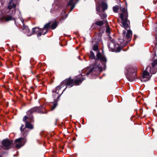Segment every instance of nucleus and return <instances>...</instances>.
Listing matches in <instances>:
<instances>
[{"instance_id": "2eb2a0df", "label": "nucleus", "mask_w": 157, "mask_h": 157, "mask_svg": "<svg viewBox=\"0 0 157 157\" xmlns=\"http://www.w3.org/2000/svg\"><path fill=\"white\" fill-rule=\"evenodd\" d=\"M6 21H7L13 19V18L10 15H7L3 17Z\"/></svg>"}, {"instance_id": "9d476101", "label": "nucleus", "mask_w": 157, "mask_h": 157, "mask_svg": "<svg viewBox=\"0 0 157 157\" xmlns=\"http://www.w3.org/2000/svg\"><path fill=\"white\" fill-rule=\"evenodd\" d=\"M42 108V107H33L28 111L27 112V113L28 114L29 113H33L35 111L38 113H44L41 110Z\"/></svg>"}, {"instance_id": "7ed1b4c3", "label": "nucleus", "mask_w": 157, "mask_h": 157, "mask_svg": "<svg viewBox=\"0 0 157 157\" xmlns=\"http://www.w3.org/2000/svg\"><path fill=\"white\" fill-rule=\"evenodd\" d=\"M85 75L82 74H79L76 76L74 79H72L71 77L68 78H66L61 82L59 85L60 87L63 85L69 86L72 87L74 84L78 85L80 83H81L82 81L85 79Z\"/></svg>"}, {"instance_id": "aec40b11", "label": "nucleus", "mask_w": 157, "mask_h": 157, "mask_svg": "<svg viewBox=\"0 0 157 157\" xmlns=\"http://www.w3.org/2000/svg\"><path fill=\"white\" fill-rule=\"evenodd\" d=\"M61 20H63L64 19L66 18L67 17V15L65 14V11H63L61 13Z\"/></svg>"}, {"instance_id": "6ab92c4d", "label": "nucleus", "mask_w": 157, "mask_h": 157, "mask_svg": "<svg viewBox=\"0 0 157 157\" xmlns=\"http://www.w3.org/2000/svg\"><path fill=\"white\" fill-rule=\"evenodd\" d=\"M51 24V22H49L48 23L45 24L44 26V28L42 29H44L45 30H46L47 32V29L49 28H50V25Z\"/></svg>"}, {"instance_id": "4468645a", "label": "nucleus", "mask_w": 157, "mask_h": 157, "mask_svg": "<svg viewBox=\"0 0 157 157\" xmlns=\"http://www.w3.org/2000/svg\"><path fill=\"white\" fill-rule=\"evenodd\" d=\"M25 126L26 128H29L30 129H32L33 128V125L32 124H31L28 121H26Z\"/></svg>"}, {"instance_id": "7c9ffc66", "label": "nucleus", "mask_w": 157, "mask_h": 157, "mask_svg": "<svg viewBox=\"0 0 157 157\" xmlns=\"http://www.w3.org/2000/svg\"><path fill=\"white\" fill-rule=\"evenodd\" d=\"M157 45V43H155V45L156 46Z\"/></svg>"}, {"instance_id": "a878e982", "label": "nucleus", "mask_w": 157, "mask_h": 157, "mask_svg": "<svg viewBox=\"0 0 157 157\" xmlns=\"http://www.w3.org/2000/svg\"><path fill=\"white\" fill-rule=\"evenodd\" d=\"M113 45V43H110L109 44V47L110 48H111L112 49H113V48L112 47V45Z\"/></svg>"}, {"instance_id": "ddd939ff", "label": "nucleus", "mask_w": 157, "mask_h": 157, "mask_svg": "<svg viewBox=\"0 0 157 157\" xmlns=\"http://www.w3.org/2000/svg\"><path fill=\"white\" fill-rule=\"evenodd\" d=\"M51 22L50 29H55L57 25V22L56 21H55L53 22Z\"/></svg>"}, {"instance_id": "9b49d317", "label": "nucleus", "mask_w": 157, "mask_h": 157, "mask_svg": "<svg viewBox=\"0 0 157 157\" xmlns=\"http://www.w3.org/2000/svg\"><path fill=\"white\" fill-rule=\"evenodd\" d=\"M12 1L11 0L9 3L7 9L6 10H8V11H7V12H9V11L13 8L14 9L15 8L16 5L15 3H12Z\"/></svg>"}, {"instance_id": "5701e85b", "label": "nucleus", "mask_w": 157, "mask_h": 157, "mask_svg": "<svg viewBox=\"0 0 157 157\" xmlns=\"http://www.w3.org/2000/svg\"><path fill=\"white\" fill-rule=\"evenodd\" d=\"M132 70H133V68L132 67L130 68V70H129L128 71L132 73H135L136 71V70L135 69H134V71Z\"/></svg>"}, {"instance_id": "2f4dec72", "label": "nucleus", "mask_w": 157, "mask_h": 157, "mask_svg": "<svg viewBox=\"0 0 157 157\" xmlns=\"http://www.w3.org/2000/svg\"><path fill=\"white\" fill-rule=\"evenodd\" d=\"M95 1H96V0H95Z\"/></svg>"}, {"instance_id": "b1692460", "label": "nucleus", "mask_w": 157, "mask_h": 157, "mask_svg": "<svg viewBox=\"0 0 157 157\" xmlns=\"http://www.w3.org/2000/svg\"><path fill=\"white\" fill-rule=\"evenodd\" d=\"M57 105V103H54L53 105V106L52 107L51 110H53L56 106Z\"/></svg>"}, {"instance_id": "6e6552de", "label": "nucleus", "mask_w": 157, "mask_h": 157, "mask_svg": "<svg viewBox=\"0 0 157 157\" xmlns=\"http://www.w3.org/2000/svg\"><path fill=\"white\" fill-rule=\"evenodd\" d=\"M26 142L25 139L22 138H20L15 140L14 142L16 147L17 148H20L23 146Z\"/></svg>"}, {"instance_id": "f8f14e48", "label": "nucleus", "mask_w": 157, "mask_h": 157, "mask_svg": "<svg viewBox=\"0 0 157 157\" xmlns=\"http://www.w3.org/2000/svg\"><path fill=\"white\" fill-rule=\"evenodd\" d=\"M32 113H29L28 114H27V115L28 116V117H27L26 116H25L23 119V121H26V120L27 119L29 118V119L30 120V122H32L34 121V120H33V116L31 115Z\"/></svg>"}, {"instance_id": "f03ea898", "label": "nucleus", "mask_w": 157, "mask_h": 157, "mask_svg": "<svg viewBox=\"0 0 157 157\" xmlns=\"http://www.w3.org/2000/svg\"><path fill=\"white\" fill-rule=\"evenodd\" d=\"M121 10L122 12V13H120V17L121 20V25L126 30H127L126 35V31L125 30L123 31V36L125 38H127L128 41H130L131 40L132 33L131 31L129 30L130 28L128 25L129 22L128 20V13L125 7L121 8Z\"/></svg>"}, {"instance_id": "f3484780", "label": "nucleus", "mask_w": 157, "mask_h": 157, "mask_svg": "<svg viewBox=\"0 0 157 157\" xmlns=\"http://www.w3.org/2000/svg\"><path fill=\"white\" fill-rule=\"evenodd\" d=\"M67 6H71V9L72 10L74 7V4L73 2V0H70Z\"/></svg>"}, {"instance_id": "412c9836", "label": "nucleus", "mask_w": 157, "mask_h": 157, "mask_svg": "<svg viewBox=\"0 0 157 157\" xmlns=\"http://www.w3.org/2000/svg\"><path fill=\"white\" fill-rule=\"evenodd\" d=\"M90 57L92 59H94L95 58L94 54L92 51L90 52Z\"/></svg>"}, {"instance_id": "c85d7f7f", "label": "nucleus", "mask_w": 157, "mask_h": 157, "mask_svg": "<svg viewBox=\"0 0 157 157\" xmlns=\"http://www.w3.org/2000/svg\"><path fill=\"white\" fill-rule=\"evenodd\" d=\"M24 126V125L23 124H22L21 126V128H20V130L21 131V132H22V128Z\"/></svg>"}, {"instance_id": "393cba45", "label": "nucleus", "mask_w": 157, "mask_h": 157, "mask_svg": "<svg viewBox=\"0 0 157 157\" xmlns=\"http://www.w3.org/2000/svg\"><path fill=\"white\" fill-rule=\"evenodd\" d=\"M98 49V46L97 45L94 46L93 47V50L94 51H97Z\"/></svg>"}, {"instance_id": "f257e3e1", "label": "nucleus", "mask_w": 157, "mask_h": 157, "mask_svg": "<svg viewBox=\"0 0 157 157\" xmlns=\"http://www.w3.org/2000/svg\"><path fill=\"white\" fill-rule=\"evenodd\" d=\"M96 56L97 58L95 59V62L92 65L91 69L86 70V75H88L92 71H95L99 72H101L103 69H105L106 62V58L99 51Z\"/></svg>"}, {"instance_id": "20e7f679", "label": "nucleus", "mask_w": 157, "mask_h": 157, "mask_svg": "<svg viewBox=\"0 0 157 157\" xmlns=\"http://www.w3.org/2000/svg\"><path fill=\"white\" fill-rule=\"evenodd\" d=\"M157 71V69L156 68H151V67H147L146 69L143 71L142 77L141 81H143L144 78L147 79V80H148L151 76L152 74H155Z\"/></svg>"}, {"instance_id": "bb28decb", "label": "nucleus", "mask_w": 157, "mask_h": 157, "mask_svg": "<svg viewBox=\"0 0 157 157\" xmlns=\"http://www.w3.org/2000/svg\"><path fill=\"white\" fill-rule=\"evenodd\" d=\"M106 32L107 33H110V28L109 26H107V29L106 30Z\"/></svg>"}, {"instance_id": "0eeeda50", "label": "nucleus", "mask_w": 157, "mask_h": 157, "mask_svg": "<svg viewBox=\"0 0 157 157\" xmlns=\"http://www.w3.org/2000/svg\"><path fill=\"white\" fill-rule=\"evenodd\" d=\"M33 33H37V36H40L42 34L44 35L47 33L46 30L44 29H40L38 27H35L32 29Z\"/></svg>"}, {"instance_id": "a211bd4d", "label": "nucleus", "mask_w": 157, "mask_h": 157, "mask_svg": "<svg viewBox=\"0 0 157 157\" xmlns=\"http://www.w3.org/2000/svg\"><path fill=\"white\" fill-rule=\"evenodd\" d=\"M104 24V22L102 21H97L95 23V24L99 26H100Z\"/></svg>"}, {"instance_id": "cd10ccee", "label": "nucleus", "mask_w": 157, "mask_h": 157, "mask_svg": "<svg viewBox=\"0 0 157 157\" xmlns=\"http://www.w3.org/2000/svg\"><path fill=\"white\" fill-rule=\"evenodd\" d=\"M25 130V133L24 134V136H26L27 134L29 132V131L28 130H25V129L24 130H23V131H24V130Z\"/></svg>"}, {"instance_id": "423d86ee", "label": "nucleus", "mask_w": 157, "mask_h": 157, "mask_svg": "<svg viewBox=\"0 0 157 157\" xmlns=\"http://www.w3.org/2000/svg\"><path fill=\"white\" fill-rule=\"evenodd\" d=\"M62 87L58 86H57L55 90L53 91V97L54 98L55 101H57L60 97V94H59V91L60 90Z\"/></svg>"}, {"instance_id": "dca6fc26", "label": "nucleus", "mask_w": 157, "mask_h": 157, "mask_svg": "<svg viewBox=\"0 0 157 157\" xmlns=\"http://www.w3.org/2000/svg\"><path fill=\"white\" fill-rule=\"evenodd\" d=\"M152 67L151 68H153V70L154 68H156L157 69L155 68L156 66L157 65V59L155 60H154L152 63H151Z\"/></svg>"}, {"instance_id": "4be33fe9", "label": "nucleus", "mask_w": 157, "mask_h": 157, "mask_svg": "<svg viewBox=\"0 0 157 157\" xmlns=\"http://www.w3.org/2000/svg\"><path fill=\"white\" fill-rule=\"evenodd\" d=\"M118 6H116L113 7V11L115 12H117L118 10Z\"/></svg>"}, {"instance_id": "39448f33", "label": "nucleus", "mask_w": 157, "mask_h": 157, "mask_svg": "<svg viewBox=\"0 0 157 157\" xmlns=\"http://www.w3.org/2000/svg\"><path fill=\"white\" fill-rule=\"evenodd\" d=\"M102 5L103 10V11H102V12L103 13L101 14L100 13V8L99 7L97 6L96 7V10L98 12L97 13L100 15L101 19L104 20L106 17V15L104 13V10L107 9L108 6L106 3L103 2H102Z\"/></svg>"}, {"instance_id": "1a4fd4ad", "label": "nucleus", "mask_w": 157, "mask_h": 157, "mask_svg": "<svg viewBox=\"0 0 157 157\" xmlns=\"http://www.w3.org/2000/svg\"><path fill=\"white\" fill-rule=\"evenodd\" d=\"M13 142V141L12 140L8 139H5L2 141V144L4 149H8L11 147Z\"/></svg>"}, {"instance_id": "c756f323", "label": "nucleus", "mask_w": 157, "mask_h": 157, "mask_svg": "<svg viewBox=\"0 0 157 157\" xmlns=\"http://www.w3.org/2000/svg\"><path fill=\"white\" fill-rule=\"evenodd\" d=\"M156 40H157V36L155 37Z\"/></svg>"}]
</instances>
